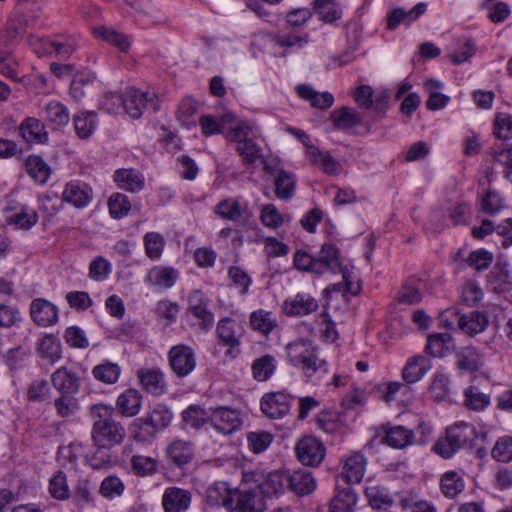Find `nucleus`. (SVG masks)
Here are the masks:
<instances>
[{
	"label": "nucleus",
	"mask_w": 512,
	"mask_h": 512,
	"mask_svg": "<svg viewBox=\"0 0 512 512\" xmlns=\"http://www.w3.org/2000/svg\"><path fill=\"white\" fill-rule=\"evenodd\" d=\"M53 388L59 394H77L81 382L79 375L72 369L62 366L56 369L50 376Z\"/></svg>",
	"instance_id": "9d476101"
},
{
	"label": "nucleus",
	"mask_w": 512,
	"mask_h": 512,
	"mask_svg": "<svg viewBox=\"0 0 512 512\" xmlns=\"http://www.w3.org/2000/svg\"><path fill=\"white\" fill-rule=\"evenodd\" d=\"M182 420L187 426L199 429L210 423V408L206 410L198 405H191L182 412Z\"/></svg>",
	"instance_id": "c03bdc74"
},
{
	"label": "nucleus",
	"mask_w": 512,
	"mask_h": 512,
	"mask_svg": "<svg viewBox=\"0 0 512 512\" xmlns=\"http://www.w3.org/2000/svg\"><path fill=\"white\" fill-rule=\"evenodd\" d=\"M427 4L420 2L412 9L405 11L403 8H396L392 10L387 18V26L389 29H396L401 22L410 24L416 21L421 15L426 12Z\"/></svg>",
	"instance_id": "bb28decb"
},
{
	"label": "nucleus",
	"mask_w": 512,
	"mask_h": 512,
	"mask_svg": "<svg viewBox=\"0 0 512 512\" xmlns=\"http://www.w3.org/2000/svg\"><path fill=\"white\" fill-rule=\"evenodd\" d=\"M260 494L273 496L280 494L288 488V472L274 471L268 474L259 485Z\"/></svg>",
	"instance_id": "2f4dec72"
},
{
	"label": "nucleus",
	"mask_w": 512,
	"mask_h": 512,
	"mask_svg": "<svg viewBox=\"0 0 512 512\" xmlns=\"http://www.w3.org/2000/svg\"><path fill=\"white\" fill-rule=\"evenodd\" d=\"M30 315L33 322L40 327H49L58 321V309L46 299L38 298L30 304Z\"/></svg>",
	"instance_id": "4468645a"
},
{
	"label": "nucleus",
	"mask_w": 512,
	"mask_h": 512,
	"mask_svg": "<svg viewBox=\"0 0 512 512\" xmlns=\"http://www.w3.org/2000/svg\"><path fill=\"white\" fill-rule=\"evenodd\" d=\"M233 119L234 115L232 113H225L220 119L211 115H202L199 119V124L202 133L205 136H211L225 131L227 125L232 122Z\"/></svg>",
	"instance_id": "4c0bfd02"
},
{
	"label": "nucleus",
	"mask_w": 512,
	"mask_h": 512,
	"mask_svg": "<svg viewBox=\"0 0 512 512\" xmlns=\"http://www.w3.org/2000/svg\"><path fill=\"white\" fill-rule=\"evenodd\" d=\"M265 509V501L259 492L235 490L230 512H263Z\"/></svg>",
	"instance_id": "f8f14e48"
},
{
	"label": "nucleus",
	"mask_w": 512,
	"mask_h": 512,
	"mask_svg": "<svg viewBox=\"0 0 512 512\" xmlns=\"http://www.w3.org/2000/svg\"><path fill=\"white\" fill-rule=\"evenodd\" d=\"M113 179L118 188L131 193L141 191L145 183L143 175L139 171L132 168H122L116 170L114 172Z\"/></svg>",
	"instance_id": "5701e85b"
},
{
	"label": "nucleus",
	"mask_w": 512,
	"mask_h": 512,
	"mask_svg": "<svg viewBox=\"0 0 512 512\" xmlns=\"http://www.w3.org/2000/svg\"><path fill=\"white\" fill-rule=\"evenodd\" d=\"M215 213L221 218L230 221H237L242 216L239 202L232 198L219 202L215 207Z\"/></svg>",
	"instance_id": "774afa93"
},
{
	"label": "nucleus",
	"mask_w": 512,
	"mask_h": 512,
	"mask_svg": "<svg viewBox=\"0 0 512 512\" xmlns=\"http://www.w3.org/2000/svg\"><path fill=\"white\" fill-rule=\"evenodd\" d=\"M291 400L292 397L283 392L266 393L261 398V410L269 418H282L289 413Z\"/></svg>",
	"instance_id": "1a4fd4ad"
},
{
	"label": "nucleus",
	"mask_w": 512,
	"mask_h": 512,
	"mask_svg": "<svg viewBox=\"0 0 512 512\" xmlns=\"http://www.w3.org/2000/svg\"><path fill=\"white\" fill-rule=\"evenodd\" d=\"M142 406L141 393L133 388L125 390L121 393L116 401V407L125 417H133L137 415Z\"/></svg>",
	"instance_id": "a878e982"
},
{
	"label": "nucleus",
	"mask_w": 512,
	"mask_h": 512,
	"mask_svg": "<svg viewBox=\"0 0 512 512\" xmlns=\"http://www.w3.org/2000/svg\"><path fill=\"white\" fill-rule=\"evenodd\" d=\"M413 438V431L399 425L386 430L384 441L392 448L402 449L408 445H412L414 443Z\"/></svg>",
	"instance_id": "f704fd0d"
},
{
	"label": "nucleus",
	"mask_w": 512,
	"mask_h": 512,
	"mask_svg": "<svg viewBox=\"0 0 512 512\" xmlns=\"http://www.w3.org/2000/svg\"><path fill=\"white\" fill-rule=\"evenodd\" d=\"M428 392L435 401L445 400L449 394L448 375L443 371H437L433 376Z\"/></svg>",
	"instance_id": "13d9d810"
},
{
	"label": "nucleus",
	"mask_w": 512,
	"mask_h": 512,
	"mask_svg": "<svg viewBox=\"0 0 512 512\" xmlns=\"http://www.w3.org/2000/svg\"><path fill=\"white\" fill-rule=\"evenodd\" d=\"M456 358V365L462 371H477L483 365V355L472 346L463 348Z\"/></svg>",
	"instance_id": "c9c22d12"
},
{
	"label": "nucleus",
	"mask_w": 512,
	"mask_h": 512,
	"mask_svg": "<svg viewBox=\"0 0 512 512\" xmlns=\"http://www.w3.org/2000/svg\"><path fill=\"white\" fill-rule=\"evenodd\" d=\"M318 309L317 300L310 294L298 293L283 303V310L288 316H304Z\"/></svg>",
	"instance_id": "aec40b11"
},
{
	"label": "nucleus",
	"mask_w": 512,
	"mask_h": 512,
	"mask_svg": "<svg viewBox=\"0 0 512 512\" xmlns=\"http://www.w3.org/2000/svg\"><path fill=\"white\" fill-rule=\"evenodd\" d=\"M155 95L135 88H129L124 93V110L132 118H139L148 104H154Z\"/></svg>",
	"instance_id": "2eb2a0df"
},
{
	"label": "nucleus",
	"mask_w": 512,
	"mask_h": 512,
	"mask_svg": "<svg viewBox=\"0 0 512 512\" xmlns=\"http://www.w3.org/2000/svg\"><path fill=\"white\" fill-rule=\"evenodd\" d=\"M108 209L112 218L121 219L128 215L131 203L128 197L122 193H114L108 199Z\"/></svg>",
	"instance_id": "052dcab7"
},
{
	"label": "nucleus",
	"mask_w": 512,
	"mask_h": 512,
	"mask_svg": "<svg viewBox=\"0 0 512 512\" xmlns=\"http://www.w3.org/2000/svg\"><path fill=\"white\" fill-rule=\"evenodd\" d=\"M274 184L275 194L279 199L288 200L294 196L296 180L291 173L279 171Z\"/></svg>",
	"instance_id": "3c124183"
},
{
	"label": "nucleus",
	"mask_w": 512,
	"mask_h": 512,
	"mask_svg": "<svg viewBox=\"0 0 512 512\" xmlns=\"http://www.w3.org/2000/svg\"><path fill=\"white\" fill-rule=\"evenodd\" d=\"M93 418L92 439L96 446H114L125 437L124 427L115 420L114 409L110 405L95 404L91 408Z\"/></svg>",
	"instance_id": "f03ea898"
},
{
	"label": "nucleus",
	"mask_w": 512,
	"mask_h": 512,
	"mask_svg": "<svg viewBox=\"0 0 512 512\" xmlns=\"http://www.w3.org/2000/svg\"><path fill=\"white\" fill-rule=\"evenodd\" d=\"M260 220L265 227L277 229L283 223L289 222L291 217L283 215L273 204H266L261 209Z\"/></svg>",
	"instance_id": "6e6d98bb"
},
{
	"label": "nucleus",
	"mask_w": 512,
	"mask_h": 512,
	"mask_svg": "<svg viewBox=\"0 0 512 512\" xmlns=\"http://www.w3.org/2000/svg\"><path fill=\"white\" fill-rule=\"evenodd\" d=\"M168 358L172 371L178 377H185L195 369V353L189 346H173L168 353Z\"/></svg>",
	"instance_id": "0eeeda50"
},
{
	"label": "nucleus",
	"mask_w": 512,
	"mask_h": 512,
	"mask_svg": "<svg viewBox=\"0 0 512 512\" xmlns=\"http://www.w3.org/2000/svg\"><path fill=\"white\" fill-rule=\"evenodd\" d=\"M37 351L42 358L55 363L61 358L60 341L56 336L47 334L38 341Z\"/></svg>",
	"instance_id": "a19ab883"
},
{
	"label": "nucleus",
	"mask_w": 512,
	"mask_h": 512,
	"mask_svg": "<svg viewBox=\"0 0 512 512\" xmlns=\"http://www.w3.org/2000/svg\"><path fill=\"white\" fill-rule=\"evenodd\" d=\"M19 133L28 143H45L48 140L44 123L34 117H28L20 124Z\"/></svg>",
	"instance_id": "b1692460"
},
{
	"label": "nucleus",
	"mask_w": 512,
	"mask_h": 512,
	"mask_svg": "<svg viewBox=\"0 0 512 512\" xmlns=\"http://www.w3.org/2000/svg\"><path fill=\"white\" fill-rule=\"evenodd\" d=\"M341 273L346 280V287L351 294L356 295L359 292V285L351 280V274L347 268L343 267L339 259L338 249L332 244H323L320 251L315 255V261L312 273L322 275L325 273Z\"/></svg>",
	"instance_id": "20e7f679"
},
{
	"label": "nucleus",
	"mask_w": 512,
	"mask_h": 512,
	"mask_svg": "<svg viewBox=\"0 0 512 512\" xmlns=\"http://www.w3.org/2000/svg\"><path fill=\"white\" fill-rule=\"evenodd\" d=\"M143 242L145 254L149 259L158 260L161 258L166 242L160 233L147 232L143 237Z\"/></svg>",
	"instance_id": "864d4df0"
},
{
	"label": "nucleus",
	"mask_w": 512,
	"mask_h": 512,
	"mask_svg": "<svg viewBox=\"0 0 512 512\" xmlns=\"http://www.w3.org/2000/svg\"><path fill=\"white\" fill-rule=\"evenodd\" d=\"M465 487L462 476L456 471H448L444 473L440 480V488L442 493L448 498H455Z\"/></svg>",
	"instance_id": "37998d69"
},
{
	"label": "nucleus",
	"mask_w": 512,
	"mask_h": 512,
	"mask_svg": "<svg viewBox=\"0 0 512 512\" xmlns=\"http://www.w3.org/2000/svg\"><path fill=\"white\" fill-rule=\"evenodd\" d=\"M189 311L200 320L201 328L207 330L214 322V314L208 309V299L199 290H195L188 296Z\"/></svg>",
	"instance_id": "f3484780"
},
{
	"label": "nucleus",
	"mask_w": 512,
	"mask_h": 512,
	"mask_svg": "<svg viewBox=\"0 0 512 512\" xmlns=\"http://www.w3.org/2000/svg\"><path fill=\"white\" fill-rule=\"evenodd\" d=\"M296 92L300 98L309 101L310 104L318 109H327L334 103V97L329 92H317L309 85H299Z\"/></svg>",
	"instance_id": "7c9ffc66"
},
{
	"label": "nucleus",
	"mask_w": 512,
	"mask_h": 512,
	"mask_svg": "<svg viewBox=\"0 0 512 512\" xmlns=\"http://www.w3.org/2000/svg\"><path fill=\"white\" fill-rule=\"evenodd\" d=\"M234 492L235 490L230 489L226 482H216L206 490V501L211 506H222L230 512L234 502Z\"/></svg>",
	"instance_id": "412c9836"
},
{
	"label": "nucleus",
	"mask_w": 512,
	"mask_h": 512,
	"mask_svg": "<svg viewBox=\"0 0 512 512\" xmlns=\"http://www.w3.org/2000/svg\"><path fill=\"white\" fill-rule=\"evenodd\" d=\"M276 369V360L271 355H264L254 360L252 374L257 381L268 380Z\"/></svg>",
	"instance_id": "5fc2aeb1"
},
{
	"label": "nucleus",
	"mask_w": 512,
	"mask_h": 512,
	"mask_svg": "<svg viewBox=\"0 0 512 512\" xmlns=\"http://www.w3.org/2000/svg\"><path fill=\"white\" fill-rule=\"evenodd\" d=\"M27 173L40 184L45 183L50 176V168L39 156H29L25 163Z\"/></svg>",
	"instance_id": "603ef678"
},
{
	"label": "nucleus",
	"mask_w": 512,
	"mask_h": 512,
	"mask_svg": "<svg viewBox=\"0 0 512 512\" xmlns=\"http://www.w3.org/2000/svg\"><path fill=\"white\" fill-rule=\"evenodd\" d=\"M490 401V395L481 391L478 386L471 385L464 391V405L470 410L483 411Z\"/></svg>",
	"instance_id": "79ce46f5"
},
{
	"label": "nucleus",
	"mask_w": 512,
	"mask_h": 512,
	"mask_svg": "<svg viewBox=\"0 0 512 512\" xmlns=\"http://www.w3.org/2000/svg\"><path fill=\"white\" fill-rule=\"evenodd\" d=\"M431 368L432 363L429 358L424 355H414L408 358L402 369L401 376L405 383L414 384L422 380Z\"/></svg>",
	"instance_id": "dca6fc26"
},
{
	"label": "nucleus",
	"mask_w": 512,
	"mask_h": 512,
	"mask_svg": "<svg viewBox=\"0 0 512 512\" xmlns=\"http://www.w3.org/2000/svg\"><path fill=\"white\" fill-rule=\"evenodd\" d=\"M142 388L153 395H161L166 390L164 374L159 369H140L137 371Z\"/></svg>",
	"instance_id": "4be33fe9"
},
{
	"label": "nucleus",
	"mask_w": 512,
	"mask_h": 512,
	"mask_svg": "<svg viewBox=\"0 0 512 512\" xmlns=\"http://www.w3.org/2000/svg\"><path fill=\"white\" fill-rule=\"evenodd\" d=\"M44 119L54 129L66 126L70 121V114L67 107L59 101L53 100L43 107Z\"/></svg>",
	"instance_id": "cd10ccee"
},
{
	"label": "nucleus",
	"mask_w": 512,
	"mask_h": 512,
	"mask_svg": "<svg viewBox=\"0 0 512 512\" xmlns=\"http://www.w3.org/2000/svg\"><path fill=\"white\" fill-rule=\"evenodd\" d=\"M92 198V188L84 182L71 181L65 185L62 192L63 201L78 209L86 207Z\"/></svg>",
	"instance_id": "ddd939ff"
},
{
	"label": "nucleus",
	"mask_w": 512,
	"mask_h": 512,
	"mask_svg": "<svg viewBox=\"0 0 512 512\" xmlns=\"http://www.w3.org/2000/svg\"><path fill=\"white\" fill-rule=\"evenodd\" d=\"M450 317H454L459 329L470 336L483 332L489 324L486 314L479 311H473L469 314L458 316L456 309H447L440 314V321L445 326L451 327L454 321H448Z\"/></svg>",
	"instance_id": "39448f33"
},
{
	"label": "nucleus",
	"mask_w": 512,
	"mask_h": 512,
	"mask_svg": "<svg viewBox=\"0 0 512 512\" xmlns=\"http://www.w3.org/2000/svg\"><path fill=\"white\" fill-rule=\"evenodd\" d=\"M367 460L360 452H353L348 455L342 466L340 476L350 484L359 483L365 474Z\"/></svg>",
	"instance_id": "a211bd4d"
},
{
	"label": "nucleus",
	"mask_w": 512,
	"mask_h": 512,
	"mask_svg": "<svg viewBox=\"0 0 512 512\" xmlns=\"http://www.w3.org/2000/svg\"><path fill=\"white\" fill-rule=\"evenodd\" d=\"M225 131V137L229 141L240 145L251 139L249 136L252 134V126L247 122L237 121L234 118L233 121L227 125Z\"/></svg>",
	"instance_id": "a18cd8bd"
},
{
	"label": "nucleus",
	"mask_w": 512,
	"mask_h": 512,
	"mask_svg": "<svg viewBox=\"0 0 512 512\" xmlns=\"http://www.w3.org/2000/svg\"><path fill=\"white\" fill-rule=\"evenodd\" d=\"M476 438L475 427L467 422H458L446 429L444 438L434 445V451L443 458H451L461 447H472Z\"/></svg>",
	"instance_id": "7ed1b4c3"
},
{
	"label": "nucleus",
	"mask_w": 512,
	"mask_h": 512,
	"mask_svg": "<svg viewBox=\"0 0 512 512\" xmlns=\"http://www.w3.org/2000/svg\"><path fill=\"white\" fill-rule=\"evenodd\" d=\"M172 418L173 414L168 408L157 406L145 417L144 423L155 430H163L171 423Z\"/></svg>",
	"instance_id": "bf43d9fd"
},
{
	"label": "nucleus",
	"mask_w": 512,
	"mask_h": 512,
	"mask_svg": "<svg viewBox=\"0 0 512 512\" xmlns=\"http://www.w3.org/2000/svg\"><path fill=\"white\" fill-rule=\"evenodd\" d=\"M243 328L230 317L220 319L216 326V334L218 339L224 346L234 349L239 346Z\"/></svg>",
	"instance_id": "6ab92c4d"
},
{
	"label": "nucleus",
	"mask_w": 512,
	"mask_h": 512,
	"mask_svg": "<svg viewBox=\"0 0 512 512\" xmlns=\"http://www.w3.org/2000/svg\"><path fill=\"white\" fill-rule=\"evenodd\" d=\"M276 324L277 321L273 313L263 309L252 312L250 316L252 329L264 335L269 334L276 327Z\"/></svg>",
	"instance_id": "49530a36"
},
{
	"label": "nucleus",
	"mask_w": 512,
	"mask_h": 512,
	"mask_svg": "<svg viewBox=\"0 0 512 512\" xmlns=\"http://www.w3.org/2000/svg\"><path fill=\"white\" fill-rule=\"evenodd\" d=\"M177 279V271L171 267L155 266L149 270L145 282L157 289L171 288Z\"/></svg>",
	"instance_id": "393cba45"
},
{
	"label": "nucleus",
	"mask_w": 512,
	"mask_h": 512,
	"mask_svg": "<svg viewBox=\"0 0 512 512\" xmlns=\"http://www.w3.org/2000/svg\"><path fill=\"white\" fill-rule=\"evenodd\" d=\"M243 421L240 412L227 406L210 408L209 425L218 433L224 436L239 431Z\"/></svg>",
	"instance_id": "423d86ee"
},
{
	"label": "nucleus",
	"mask_w": 512,
	"mask_h": 512,
	"mask_svg": "<svg viewBox=\"0 0 512 512\" xmlns=\"http://www.w3.org/2000/svg\"><path fill=\"white\" fill-rule=\"evenodd\" d=\"M120 367L111 362H106L95 366L92 370L93 376L106 384H114L120 376Z\"/></svg>",
	"instance_id": "e2e57ef3"
},
{
	"label": "nucleus",
	"mask_w": 512,
	"mask_h": 512,
	"mask_svg": "<svg viewBox=\"0 0 512 512\" xmlns=\"http://www.w3.org/2000/svg\"><path fill=\"white\" fill-rule=\"evenodd\" d=\"M312 164L320 165L324 173L328 175H338L342 170V165L334 159L329 152L321 151L318 147L310 151L307 157Z\"/></svg>",
	"instance_id": "e433bc0d"
},
{
	"label": "nucleus",
	"mask_w": 512,
	"mask_h": 512,
	"mask_svg": "<svg viewBox=\"0 0 512 512\" xmlns=\"http://www.w3.org/2000/svg\"><path fill=\"white\" fill-rule=\"evenodd\" d=\"M288 488L297 495H307L316 488V481L307 470L288 473Z\"/></svg>",
	"instance_id": "c756f323"
},
{
	"label": "nucleus",
	"mask_w": 512,
	"mask_h": 512,
	"mask_svg": "<svg viewBox=\"0 0 512 512\" xmlns=\"http://www.w3.org/2000/svg\"><path fill=\"white\" fill-rule=\"evenodd\" d=\"M289 362L302 370L307 380L319 384L328 372L327 362L319 357L318 347L308 338H299L286 345Z\"/></svg>",
	"instance_id": "f257e3e1"
},
{
	"label": "nucleus",
	"mask_w": 512,
	"mask_h": 512,
	"mask_svg": "<svg viewBox=\"0 0 512 512\" xmlns=\"http://www.w3.org/2000/svg\"><path fill=\"white\" fill-rule=\"evenodd\" d=\"M131 471L139 477L151 476L158 469L157 459L151 456L133 455L130 459Z\"/></svg>",
	"instance_id": "09e8293b"
},
{
	"label": "nucleus",
	"mask_w": 512,
	"mask_h": 512,
	"mask_svg": "<svg viewBox=\"0 0 512 512\" xmlns=\"http://www.w3.org/2000/svg\"><path fill=\"white\" fill-rule=\"evenodd\" d=\"M94 35L115 46L119 51L124 53L129 50L131 45L128 36L105 26L95 28Z\"/></svg>",
	"instance_id": "ea45409f"
},
{
	"label": "nucleus",
	"mask_w": 512,
	"mask_h": 512,
	"mask_svg": "<svg viewBox=\"0 0 512 512\" xmlns=\"http://www.w3.org/2000/svg\"><path fill=\"white\" fill-rule=\"evenodd\" d=\"M93 485L88 480H80L74 487L72 499L81 508H85L94 502Z\"/></svg>",
	"instance_id": "680f3d73"
},
{
	"label": "nucleus",
	"mask_w": 512,
	"mask_h": 512,
	"mask_svg": "<svg viewBox=\"0 0 512 512\" xmlns=\"http://www.w3.org/2000/svg\"><path fill=\"white\" fill-rule=\"evenodd\" d=\"M331 120L336 128H351L361 123L360 114L352 108L342 107L331 113Z\"/></svg>",
	"instance_id": "de8ad7c7"
},
{
	"label": "nucleus",
	"mask_w": 512,
	"mask_h": 512,
	"mask_svg": "<svg viewBox=\"0 0 512 512\" xmlns=\"http://www.w3.org/2000/svg\"><path fill=\"white\" fill-rule=\"evenodd\" d=\"M369 504L374 509H387L393 503V499L389 496L385 489L377 486H369L365 490Z\"/></svg>",
	"instance_id": "0e129e2a"
},
{
	"label": "nucleus",
	"mask_w": 512,
	"mask_h": 512,
	"mask_svg": "<svg viewBox=\"0 0 512 512\" xmlns=\"http://www.w3.org/2000/svg\"><path fill=\"white\" fill-rule=\"evenodd\" d=\"M425 349L434 357H444L454 349L452 336L449 333L430 335Z\"/></svg>",
	"instance_id": "72a5a7b5"
},
{
	"label": "nucleus",
	"mask_w": 512,
	"mask_h": 512,
	"mask_svg": "<svg viewBox=\"0 0 512 512\" xmlns=\"http://www.w3.org/2000/svg\"><path fill=\"white\" fill-rule=\"evenodd\" d=\"M356 500V494L352 488L342 489L331 500L330 512H352Z\"/></svg>",
	"instance_id": "8fccbe9b"
},
{
	"label": "nucleus",
	"mask_w": 512,
	"mask_h": 512,
	"mask_svg": "<svg viewBox=\"0 0 512 512\" xmlns=\"http://www.w3.org/2000/svg\"><path fill=\"white\" fill-rule=\"evenodd\" d=\"M38 218V214L34 209L21 206L15 212L7 215L6 222L10 225H14L16 228L26 230L34 226Z\"/></svg>",
	"instance_id": "58836bf2"
},
{
	"label": "nucleus",
	"mask_w": 512,
	"mask_h": 512,
	"mask_svg": "<svg viewBox=\"0 0 512 512\" xmlns=\"http://www.w3.org/2000/svg\"><path fill=\"white\" fill-rule=\"evenodd\" d=\"M76 394H60L54 400V406L57 415L61 418H70L74 416L80 408Z\"/></svg>",
	"instance_id": "4d7b16f0"
},
{
	"label": "nucleus",
	"mask_w": 512,
	"mask_h": 512,
	"mask_svg": "<svg viewBox=\"0 0 512 512\" xmlns=\"http://www.w3.org/2000/svg\"><path fill=\"white\" fill-rule=\"evenodd\" d=\"M166 455L173 464L183 466L193 458V445L189 441L175 439L167 446Z\"/></svg>",
	"instance_id": "c85d7f7f"
},
{
	"label": "nucleus",
	"mask_w": 512,
	"mask_h": 512,
	"mask_svg": "<svg viewBox=\"0 0 512 512\" xmlns=\"http://www.w3.org/2000/svg\"><path fill=\"white\" fill-rule=\"evenodd\" d=\"M295 450L299 461L306 466H318L325 456L324 445L312 436L301 438Z\"/></svg>",
	"instance_id": "6e6552de"
},
{
	"label": "nucleus",
	"mask_w": 512,
	"mask_h": 512,
	"mask_svg": "<svg viewBox=\"0 0 512 512\" xmlns=\"http://www.w3.org/2000/svg\"><path fill=\"white\" fill-rule=\"evenodd\" d=\"M315 9L320 19L326 23H332L340 18L341 11L334 0H315Z\"/></svg>",
	"instance_id": "69168bd1"
},
{
	"label": "nucleus",
	"mask_w": 512,
	"mask_h": 512,
	"mask_svg": "<svg viewBox=\"0 0 512 512\" xmlns=\"http://www.w3.org/2000/svg\"><path fill=\"white\" fill-rule=\"evenodd\" d=\"M73 125L77 136L87 139L97 127V115L93 111H79L73 116Z\"/></svg>",
	"instance_id": "473e14b6"
},
{
	"label": "nucleus",
	"mask_w": 512,
	"mask_h": 512,
	"mask_svg": "<svg viewBox=\"0 0 512 512\" xmlns=\"http://www.w3.org/2000/svg\"><path fill=\"white\" fill-rule=\"evenodd\" d=\"M49 492L57 500H66L69 498L70 491L67 484V478L63 471H57L49 482Z\"/></svg>",
	"instance_id": "338daca9"
},
{
	"label": "nucleus",
	"mask_w": 512,
	"mask_h": 512,
	"mask_svg": "<svg viewBox=\"0 0 512 512\" xmlns=\"http://www.w3.org/2000/svg\"><path fill=\"white\" fill-rule=\"evenodd\" d=\"M192 501V494L189 490L170 486L162 495V506L164 512H186Z\"/></svg>",
	"instance_id": "9b49d317"
}]
</instances>
